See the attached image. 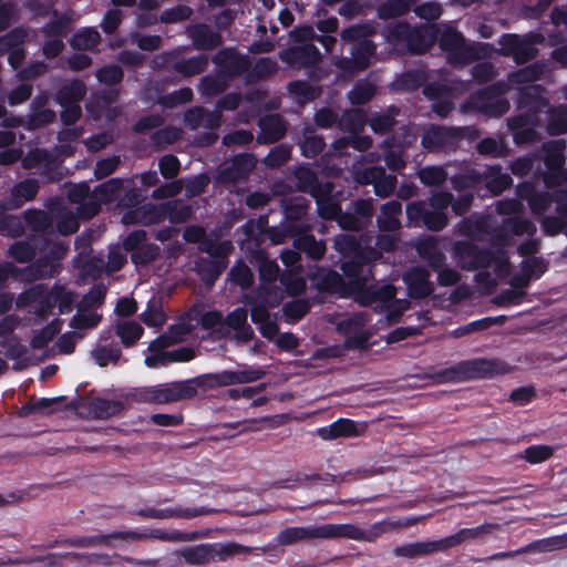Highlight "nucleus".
Returning <instances> with one entry per match:
<instances>
[{
  "label": "nucleus",
  "instance_id": "nucleus-42",
  "mask_svg": "<svg viewBox=\"0 0 567 567\" xmlns=\"http://www.w3.org/2000/svg\"><path fill=\"white\" fill-rule=\"evenodd\" d=\"M66 254V246L64 243H54L49 248V255L44 259L39 260L38 276H53L58 270V261Z\"/></svg>",
  "mask_w": 567,
  "mask_h": 567
},
{
  "label": "nucleus",
  "instance_id": "nucleus-16",
  "mask_svg": "<svg viewBox=\"0 0 567 567\" xmlns=\"http://www.w3.org/2000/svg\"><path fill=\"white\" fill-rule=\"evenodd\" d=\"M85 92L86 87L81 81H73L59 91L56 101L62 107L61 118L65 125L73 124L80 118L81 106L79 103Z\"/></svg>",
  "mask_w": 567,
  "mask_h": 567
},
{
  "label": "nucleus",
  "instance_id": "nucleus-28",
  "mask_svg": "<svg viewBox=\"0 0 567 567\" xmlns=\"http://www.w3.org/2000/svg\"><path fill=\"white\" fill-rule=\"evenodd\" d=\"M247 309L238 307L224 319V337L234 339L238 343H245L248 340V332L246 329Z\"/></svg>",
  "mask_w": 567,
  "mask_h": 567
},
{
  "label": "nucleus",
  "instance_id": "nucleus-48",
  "mask_svg": "<svg viewBox=\"0 0 567 567\" xmlns=\"http://www.w3.org/2000/svg\"><path fill=\"white\" fill-rule=\"evenodd\" d=\"M188 33L198 49H213L220 42V37L206 25H194L188 29Z\"/></svg>",
  "mask_w": 567,
  "mask_h": 567
},
{
  "label": "nucleus",
  "instance_id": "nucleus-30",
  "mask_svg": "<svg viewBox=\"0 0 567 567\" xmlns=\"http://www.w3.org/2000/svg\"><path fill=\"white\" fill-rule=\"evenodd\" d=\"M402 205L399 200L392 199L384 203L377 217V226L381 233H392L401 228L400 216Z\"/></svg>",
  "mask_w": 567,
  "mask_h": 567
},
{
  "label": "nucleus",
  "instance_id": "nucleus-3",
  "mask_svg": "<svg viewBox=\"0 0 567 567\" xmlns=\"http://www.w3.org/2000/svg\"><path fill=\"white\" fill-rule=\"evenodd\" d=\"M452 199V193L437 190L427 199L409 203L405 207L409 226L424 227L431 231L443 230L449 225L447 209Z\"/></svg>",
  "mask_w": 567,
  "mask_h": 567
},
{
  "label": "nucleus",
  "instance_id": "nucleus-47",
  "mask_svg": "<svg viewBox=\"0 0 567 567\" xmlns=\"http://www.w3.org/2000/svg\"><path fill=\"white\" fill-rule=\"evenodd\" d=\"M47 95L41 94L32 102V115L29 118V127L35 128L54 120L55 113L51 110L43 109L47 103Z\"/></svg>",
  "mask_w": 567,
  "mask_h": 567
},
{
  "label": "nucleus",
  "instance_id": "nucleus-38",
  "mask_svg": "<svg viewBox=\"0 0 567 567\" xmlns=\"http://www.w3.org/2000/svg\"><path fill=\"white\" fill-rule=\"evenodd\" d=\"M321 538L320 526L286 527L277 536L280 545H293L300 540Z\"/></svg>",
  "mask_w": 567,
  "mask_h": 567
},
{
  "label": "nucleus",
  "instance_id": "nucleus-51",
  "mask_svg": "<svg viewBox=\"0 0 567 567\" xmlns=\"http://www.w3.org/2000/svg\"><path fill=\"white\" fill-rule=\"evenodd\" d=\"M39 185L34 179H27L17 184L12 189V200L9 208H18L24 202L31 200L38 193Z\"/></svg>",
  "mask_w": 567,
  "mask_h": 567
},
{
  "label": "nucleus",
  "instance_id": "nucleus-24",
  "mask_svg": "<svg viewBox=\"0 0 567 567\" xmlns=\"http://www.w3.org/2000/svg\"><path fill=\"white\" fill-rule=\"evenodd\" d=\"M29 39V31L14 29L0 37V54H8V62L12 69H18L24 60L25 53L21 44Z\"/></svg>",
  "mask_w": 567,
  "mask_h": 567
},
{
  "label": "nucleus",
  "instance_id": "nucleus-26",
  "mask_svg": "<svg viewBox=\"0 0 567 567\" xmlns=\"http://www.w3.org/2000/svg\"><path fill=\"white\" fill-rule=\"evenodd\" d=\"M260 132L257 141L260 144H274L281 140L287 131L285 118L279 114H268L259 118Z\"/></svg>",
  "mask_w": 567,
  "mask_h": 567
},
{
  "label": "nucleus",
  "instance_id": "nucleus-55",
  "mask_svg": "<svg viewBox=\"0 0 567 567\" xmlns=\"http://www.w3.org/2000/svg\"><path fill=\"white\" fill-rule=\"evenodd\" d=\"M503 228L507 233H511L515 236H534L537 231L535 224L530 219L523 218L519 216H514L505 219Z\"/></svg>",
  "mask_w": 567,
  "mask_h": 567
},
{
  "label": "nucleus",
  "instance_id": "nucleus-34",
  "mask_svg": "<svg viewBox=\"0 0 567 567\" xmlns=\"http://www.w3.org/2000/svg\"><path fill=\"white\" fill-rule=\"evenodd\" d=\"M496 526V524L485 523L472 528H462L455 534L442 538L443 547L446 550L458 546L466 540L481 538L484 535L491 534Z\"/></svg>",
  "mask_w": 567,
  "mask_h": 567
},
{
  "label": "nucleus",
  "instance_id": "nucleus-41",
  "mask_svg": "<svg viewBox=\"0 0 567 567\" xmlns=\"http://www.w3.org/2000/svg\"><path fill=\"white\" fill-rule=\"evenodd\" d=\"M317 290L321 293H344L347 290V284L343 277L336 270H327L317 278L315 284Z\"/></svg>",
  "mask_w": 567,
  "mask_h": 567
},
{
  "label": "nucleus",
  "instance_id": "nucleus-27",
  "mask_svg": "<svg viewBox=\"0 0 567 567\" xmlns=\"http://www.w3.org/2000/svg\"><path fill=\"white\" fill-rule=\"evenodd\" d=\"M415 249L419 256L426 261L432 270H437L445 266L446 256L440 247L439 238L434 236H426L421 238L415 244Z\"/></svg>",
  "mask_w": 567,
  "mask_h": 567
},
{
  "label": "nucleus",
  "instance_id": "nucleus-49",
  "mask_svg": "<svg viewBox=\"0 0 567 567\" xmlns=\"http://www.w3.org/2000/svg\"><path fill=\"white\" fill-rule=\"evenodd\" d=\"M377 45L372 40H363L352 44L351 56L354 59L359 70L364 71L371 64V59L375 54Z\"/></svg>",
  "mask_w": 567,
  "mask_h": 567
},
{
  "label": "nucleus",
  "instance_id": "nucleus-32",
  "mask_svg": "<svg viewBox=\"0 0 567 567\" xmlns=\"http://www.w3.org/2000/svg\"><path fill=\"white\" fill-rule=\"evenodd\" d=\"M293 247L311 260L321 259L327 250L326 243L322 239L317 240L310 230L298 233L293 239Z\"/></svg>",
  "mask_w": 567,
  "mask_h": 567
},
{
  "label": "nucleus",
  "instance_id": "nucleus-33",
  "mask_svg": "<svg viewBox=\"0 0 567 567\" xmlns=\"http://www.w3.org/2000/svg\"><path fill=\"white\" fill-rule=\"evenodd\" d=\"M484 186L494 196L501 195L512 186L513 179L509 174L502 173L499 165L487 166L484 172Z\"/></svg>",
  "mask_w": 567,
  "mask_h": 567
},
{
  "label": "nucleus",
  "instance_id": "nucleus-59",
  "mask_svg": "<svg viewBox=\"0 0 567 567\" xmlns=\"http://www.w3.org/2000/svg\"><path fill=\"white\" fill-rule=\"evenodd\" d=\"M310 308L307 299H293L284 305L282 313L288 322L295 323L301 320L310 311Z\"/></svg>",
  "mask_w": 567,
  "mask_h": 567
},
{
  "label": "nucleus",
  "instance_id": "nucleus-8",
  "mask_svg": "<svg viewBox=\"0 0 567 567\" xmlns=\"http://www.w3.org/2000/svg\"><path fill=\"white\" fill-rule=\"evenodd\" d=\"M437 31V24L411 27L404 22L396 24L391 30V37L398 42L405 43L409 52L422 54L435 43Z\"/></svg>",
  "mask_w": 567,
  "mask_h": 567
},
{
  "label": "nucleus",
  "instance_id": "nucleus-6",
  "mask_svg": "<svg viewBox=\"0 0 567 567\" xmlns=\"http://www.w3.org/2000/svg\"><path fill=\"white\" fill-rule=\"evenodd\" d=\"M511 90L509 83L501 80L470 94L464 107L489 117H499L511 105L504 95Z\"/></svg>",
  "mask_w": 567,
  "mask_h": 567
},
{
  "label": "nucleus",
  "instance_id": "nucleus-43",
  "mask_svg": "<svg viewBox=\"0 0 567 567\" xmlns=\"http://www.w3.org/2000/svg\"><path fill=\"white\" fill-rule=\"evenodd\" d=\"M326 147L324 138L315 133L310 126L303 128L300 142L301 154L307 158H316Z\"/></svg>",
  "mask_w": 567,
  "mask_h": 567
},
{
  "label": "nucleus",
  "instance_id": "nucleus-36",
  "mask_svg": "<svg viewBox=\"0 0 567 567\" xmlns=\"http://www.w3.org/2000/svg\"><path fill=\"white\" fill-rule=\"evenodd\" d=\"M320 535L326 539L346 538L362 542L363 528L354 524H323L320 525Z\"/></svg>",
  "mask_w": 567,
  "mask_h": 567
},
{
  "label": "nucleus",
  "instance_id": "nucleus-17",
  "mask_svg": "<svg viewBox=\"0 0 567 567\" xmlns=\"http://www.w3.org/2000/svg\"><path fill=\"white\" fill-rule=\"evenodd\" d=\"M381 257V252L374 248H368L367 251L359 252L355 256L344 258L341 264V270L344 276L351 278L355 286L365 282L371 276V261Z\"/></svg>",
  "mask_w": 567,
  "mask_h": 567
},
{
  "label": "nucleus",
  "instance_id": "nucleus-53",
  "mask_svg": "<svg viewBox=\"0 0 567 567\" xmlns=\"http://www.w3.org/2000/svg\"><path fill=\"white\" fill-rule=\"evenodd\" d=\"M281 286L289 296H299L306 290V280L300 270H286L279 277Z\"/></svg>",
  "mask_w": 567,
  "mask_h": 567
},
{
  "label": "nucleus",
  "instance_id": "nucleus-50",
  "mask_svg": "<svg viewBox=\"0 0 567 567\" xmlns=\"http://www.w3.org/2000/svg\"><path fill=\"white\" fill-rule=\"evenodd\" d=\"M377 93V86L368 80H359L348 93L352 105H364L369 103Z\"/></svg>",
  "mask_w": 567,
  "mask_h": 567
},
{
  "label": "nucleus",
  "instance_id": "nucleus-60",
  "mask_svg": "<svg viewBox=\"0 0 567 567\" xmlns=\"http://www.w3.org/2000/svg\"><path fill=\"white\" fill-rule=\"evenodd\" d=\"M374 32V27L370 23L353 24L341 32V39L354 44L363 40H370L369 38L372 37Z\"/></svg>",
  "mask_w": 567,
  "mask_h": 567
},
{
  "label": "nucleus",
  "instance_id": "nucleus-15",
  "mask_svg": "<svg viewBox=\"0 0 567 567\" xmlns=\"http://www.w3.org/2000/svg\"><path fill=\"white\" fill-rule=\"evenodd\" d=\"M245 548L235 543L200 545L185 548L181 556L190 565H203L215 557L225 559L231 555L239 554Z\"/></svg>",
  "mask_w": 567,
  "mask_h": 567
},
{
  "label": "nucleus",
  "instance_id": "nucleus-10",
  "mask_svg": "<svg viewBox=\"0 0 567 567\" xmlns=\"http://www.w3.org/2000/svg\"><path fill=\"white\" fill-rule=\"evenodd\" d=\"M566 146L563 138L545 142L542 146V158L547 168L544 183L547 186L560 185L567 181V171L564 168Z\"/></svg>",
  "mask_w": 567,
  "mask_h": 567
},
{
  "label": "nucleus",
  "instance_id": "nucleus-54",
  "mask_svg": "<svg viewBox=\"0 0 567 567\" xmlns=\"http://www.w3.org/2000/svg\"><path fill=\"white\" fill-rule=\"evenodd\" d=\"M410 9L409 0H388L379 6L378 17L382 20L393 19L406 14Z\"/></svg>",
  "mask_w": 567,
  "mask_h": 567
},
{
  "label": "nucleus",
  "instance_id": "nucleus-58",
  "mask_svg": "<svg viewBox=\"0 0 567 567\" xmlns=\"http://www.w3.org/2000/svg\"><path fill=\"white\" fill-rule=\"evenodd\" d=\"M101 40L99 32L93 28L79 30L71 39V45L78 50H91Z\"/></svg>",
  "mask_w": 567,
  "mask_h": 567
},
{
  "label": "nucleus",
  "instance_id": "nucleus-11",
  "mask_svg": "<svg viewBox=\"0 0 567 567\" xmlns=\"http://www.w3.org/2000/svg\"><path fill=\"white\" fill-rule=\"evenodd\" d=\"M454 257L464 270H478L492 266L494 251L488 248H481L474 243L460 240L453 246Z\"/></svg>",
  "mask_w": 567,
  "mask_h": 567
},
{
  "label": "nucleus",
  "instance_id": "nucleus-52",
  "mask_svg": "<svg viewBox=\"0 0 567 567\" xmlns=\"http://www.w3.org/2000/svg\"><path fill=\"white\" fill-rule=\"evenodd\" d=\"M334 247L342 255L343 258L355 256L359 252L367 251L363 248L360 239L352 234H340L334 238Z\"/></svg>",
  "mask_w": 567,
  "mask_h": 567
},
{
  "label": "nucleus",
  "instance_id": "nucleus-57",
  "mask_svg": "<svg viewBox=\"0 0 567 567\" xmlns=\"http://www.w3.org/2000/svg\"><path fill=\"white\" fill-rule=\"evenodd\" d=\"M417 177L425 186H441L447 179V172L443 166H425L419 169Z\"/></svg>",
  "mask_w": 567,
  "mask_h": 567
},
{
  "label": "nucleus",
  "instance_id": "nucleus-40",
  "mask_svg": "<svg viewBox=\"0 0 567 567\" xmlns=\"http://www.w3.org/2000/svg\"><path fill=\"white\" fill-rule=\"evenodd\" d=\"M546 132L550 136H559L567 133V105L559 104L548 106L546 110Z\"/></svg>",
  "mask_w": 567,
  "mask_h": 567
},
{
  "label": "nucleus",
  "instance_id": "nucleus-37",
  "mask_svg": "<svg viewBox=\"0 0 567 567\" xmlns=\"http://www.w3.org/2000/svg\"><path fill=\"white\" fill-rule=\"evenodd\" d=\"M445 548L443 547L442 539L439 540H429V542H416L406 545L399 546L394 549L396 556L414 558L426 556L433 553L443 551Z\"/></svg>",
  "mask_w": 567,
  "mask_h": 567
},
{
  "label": "nucleus",
  "instance_id": "nucleus-61",
  "mask_svg": "<svg viewBox=\"0 0 567 567\" xmlns=\"http://www.w3.org/2000/svg\"><path fill=\"white\" fill-rule=\"evenodd\" d=\"M116 333L126 347L135 343L143 334V328L135 321H123L116 326Z\"/></svg>",
  "mask_w": 567,
  "mask_h": 567
},
{
  "label": "nucleus",
  "instance_id": "nucleus-12",
  "mask_svg": "<svg viewBox=\"0 0 567 567\" xmlns=\"http://www.w3.org/2000/svg\"><path fill=\"white\" fill-rule=\"evenodd\" d=\"M549 106L546 89L542 84H527L518 89L517 109L523 111L518 115H529L532 120H540V115Z\"/></svg>",
  "mask_w": 567,
  "mask_h": 567
},
{
  "label": "nucleus",
  "instance_id": "nucleus-4",
  "mask_svg": "<svg viewBox=\"0 0 567 567\" xmlns=\"http://www.w3.org/2000/svg\"><path fill=\"white\" fill-rule=\"evenodd\" d=\"M435 43L446 52L447 59L452 64L465 65L473 61L484 58L487 53V43L467 44L464 35L455 28L445 25L439 27Z\"/></svg>",
  "mask_w": 567,
  "mask_h": 567
},
{
  "label": "nucleus",
  "instance_id": "nucleus-13",
  "mask_svg": "<svg viewBox=\"0 0 567 567\" xmlns=\"http://www.w3.org/2000/svg\"><path fill=\"white\" fill-rule=\"evenodd\" d=\"M136 220L143 224H154L168 218L172 223H181L189 217L190 209L182 202H168L161 206L147 205L134 212Z\"/></svg>",
  "mask_w": 567,
  "mask_h": 567
},
{
  "label": "nucleus",
  "instance_id": "nucleus-25",
  "mask_svg": "<svg viewBox=\"0 0 567 567\" xmlns=\"http://www.w3.org/2000/svg\"><path fill=\"white\" fill-rule=\"evenodd\" d=\"M429 278L430 272L425 268L415 267L409 270L403 277L409 297L412 299H424L432 295L434 285Z\"/></svg>",
  "mask_w": 567,
  "mask_h": 567
},
{
  "label": "nucleus",
  "instance_id": "nucleus-7",
  "mask_svg": "<svg viewBox=\"0 0 567 567\" xmlns=\"http://www.w3.org/2000/svg\"><path fill=\"white\" fill-rule=\"evenodd\" d=\"M74 301V295L62 288L56 287L49 291L43 286L39 285L21 293L17 300V307L23 308L31 306L34 312L43 316L47 310L55 305L59 307L61 313L69 312Z\"/></svg>",
  "mask_w": 567,
  "mask_h": 567
},
{
  "label": "nucleus",
  "instance_id": "nucleus-45",
  "mask_svg": "<svg viewBox=\"0 0 567 567\" xmlns=\"http://www.w3.org/2000/svg\"><path fill=\"white\" fill-rule=\"evenodd\" d=\"M545 72V65L540 62L530 63L508 75V80L515 84H534Z\"/></svg>",
  "mask_w": 567,
  "mask_h": 567
},
{
  "label": "nucleus",
  "instance_id": "nucleus-1",
  "mask_svg": "<svg viewBox=\"0 0 567 567\" xmlns=\"http://www.w3.org/2000/svg\"><path fill=\"white\" fill-rule=\"evenodd\" d=\"M247 381L248 373L245 371H224L198 379L141 386L133 391L132 398L140 403L166 404L195 396L198 386L215 388Z\"/></svg>",
  "mask_w": 567,
  "mask_h": 567
},
{
  "label": "nucleus",
  "instance_id": "nucleus-5",
  "mask_svg": "<svg viewBox=\"0 0 567 567\" xmlns=\"http://www.w3.org/2000/svg\"><path fill=\"white\" fill-rule=\"evenodd\" d=\"M509 371L506 363L497 359H475L462 361L436 372L439 382H457L465 379H491Z\"/></svg>",
  "mask_w": 567,
  "mask_h": 567
},
{
  "label": "nucleus",
  "instance_id": "nucleus-64",
  "mask_svg": "<svg viewBox=\"0 0 567 567\" xmlns=\"http://www.w3.org/2000/svg\"><path fill=\"white\" fill-rule=\"evenodd\" d=\"M120 355L121 351L116 346L99 344L92 350V357L100 367L116 363Z\"/></svg>",
  "mask_w": 567,
  "mask_h": 567
},
{
  "label": "nucleus",
  "instance_id": "nucleus-14",
  "mask_svg": "<svg viewBox=\"0 0 567 567\" xmlns=\"http://www.w3.org/2000/svg\"><path fill=\"white\" fill-rule=\"evenodd\" d=\"M373 198H359L350 203L340 216L339 226L344 230L361 231L372 224L374 215Z\"/></svg>",
  "mask_w": 567,
  "mask_h": 567
},
{
  "label": "nucleus",
  "instance_id": "nucleus-19",
  "mask_svg": "<svg viewBox=\"0 0 567 567\" xmlns=\"http://www.w3.org/2000/svg\"><path fill=\"white\" fill-rule=\"evenodd\" d=\"M123 188V182L120 179H110L95 188L93 195L90 197V203L79 208L81 217L90 218L94 216L102 203H109L120 197Z\"/></svg>",
  "mask_w": 567,
  "mask_h": 567
},
{
  "label": "nucleus",
  "instance_id": "nucleus-18",
  "mask_svg": "<svg viewBox=\"0 0 567 567\" xmlns=\"http://www.w3.org/2000/svg\"><path fill=\"white\" fill-rule=\"evenodd\" d=\"M284 219L290 229L299 233L302 230H311L310 225L306 221V216L310 207V202L303 196H292L282 199Z\"/></svg>",
  "mask_w": 567,
  "mask_h": 567
},
{
  "label": "nucleus",
  "instance_id": "nucleus-22",
  "mask_svg": "<svg viewBox=\"0 0 567 567\" xmlns=\"http://www.w3.org/2000/svg\"><path fill=\"white\" fill-rule=\"evenodd\" d=\"M73 20V16H63L44 27L43 33L48 38L43 45L45 58H55L62 51L64 47L62 37L66 33L68 27Z\"/></svg>",
  "mask_w": 567,
  "mask_h": 567
},
{
  "label": "nucleus",
  "instance_id": "nucleus-35",
  "mask_svg": "<svg viewBox=\"0 0 567 567\" xmlns=\"http://www.w3.org/2000/svg\"><path fill=\"white\" fill-rule=\"evenodd\" d=\"M401 109L396 105H390L384 112H375L367 118V123L374 134L384 135L396 125V116Z\"/></svg>",
  "mask_w": 567,
  "mask_h": 567
},
{
  "label": "nucleus",
  "instance_id": "nucleus-31",
  "mask_svg": "<svg viewBox=\"0 0 567 567\" xmlns=\"http://www.w3.org/2000/svg\"><path fill=\"white\" fill-rule=\"evenodd\" d=\"M409 143L410 141H401L395 135L383 141L384 162L390 171L398 172L406 166L403 146Z\"/></svg>",
  "mask_w": 567,
  "mask_h": 567
},
{
  "label": "nucleus",
  "instance_id": "nucleus-21",
  "mask_svg": "<svg viewBox=\"0 0 567 567\" xmlns=\"http://www.w3.org/2000/svg\"><path fill=\"white\" fill-rule=\"evenodd\" d=\"M542 121L532 120L529 115H514L507 120V126L513 135L516 145H527L539 141V133L536 127Z\"/></svg>",
  "mask_w": 567,
  "mask_h": 567
},
{
  "label": "nucleus",
  "instance_id": "nucleus-46",
  "mask_svg": "<svg viewBox=\"0 0 567 567\" xmlns=\"http://www.w3.org/2000/svg\"><path fill=\"white\" fill-rule=\"evenodd\" d=\"M484 181L483 172L475 168L468 169L464 173L456 174L451 178L453 189L456 192H463L466 189L478 188Z\"/></svg>",
  "mask_w": 567,
  "mask_h": 567
},
{
  "label": "nucleus",
  "instance_id": "nucleus-23",
  "mask_svg": "<svg viewBox=\"0 0 567 567\" xmlns=\"http://www.w3.org/2000/svg\"><path fill=\"white\" fill-rule=\"evenodd\" d=\"M280 59L291 68L302 69L317 65L321 59V54L315 44L307 43L282 50L280 52Z\"/></svg>",
  "mask_w": 567,
  "mask_h": 567
},
{
  "label": "nucleus",
  "instance_id": "nucleus-29",
  "mask_svg": "<svg viewBox=\"0 0 567 567\" xmlns=\"http://www.w3.org/2000/svg\"><path fill=\"white\" fill-rule=\"evenodd\" d=\"M318 435L326 441L339 437H357L362 433L355 421L351 419H338L328 426L318 429Z\"/></svg>",
  "mask_w": 567,
  "mask_h": 567
},
{
  "label": "nucleus",
  "instance_id": "nucleus-44",
  "mask_svg": "<svg viewBox=\"0 0 567 567\" xmlns=\"http://www.w3.org/2000/svg\"><path fill=\"white\" fill-rule=\"evenodd\" d=\"M367 124V116L363 111L358 109L347 110L339 116L338 128L342 132L355 134L360 133Z\"/></svg>",
  "mask_w": 567,
  "mask_h": 567
},
{
  "label": "nucleus",
  "instance_id": "nucleus-20",
  "mask_svg": "<svg viewBox=\"0 0 567 567\" xmlns=\"http://www.w3.org/2000/svg\"><path fill=\"white\" fill-rule=\"evenodd\" d=\"M365 282L359 284L355 286L357 288V297L355 300L360 306L371 307L375 306V310L380 311L383 302H390L396 296V288L392 284H386L382 286L370 285L364 286Z\"/></svg>",
  "mask_w": 567,
  "mask_h": 567
},
{
  "label": "nucleus",
  "instance_id": "nucleus-9",
  "mask_svg": "<svg viewBox=\"0 0 567 567\" xmlns=\"http://www.w3.org/2000/svg\"><path fill=\"white\" fill-rule=\"evenodd\" d=\"M468 127L431 124L421 138L422 146L430 152H455L467 136Z\"/></svg>",
  "mask_w": 567,
  "mask_h": 567
},
{
  "label": "nucleus",
  "instance_id": "nucleus-2",
  "mask_svg": "<svg viewBox=\"0 0 567 567\" xmlns=\"http://www.w3.org/2000/svg\"><path fill=\"white\" fill-rule=\"evenodd\" d=\"M192 315L182 318L179 322L172 326L167 333L155 339L148 347L150 354L145 358L148 368H159L171 362H185L194 358V350L182 347L172 351L166 349L174 343L186 340L193 332L195 324Z\"/></svg>",
  "mask_w": 567,
  "mask_h": 567
},
{
  "label": "nucleus",
  "instance_id": "nucleus-39",
  "mask_svg": "<svg viewBox=\"0 0 567 567\" xmlns=\"http://www.w3.org/2000/svg\"><path fill=\"white\" fill-rule=\"evenodd\" d=\"M287 90L300 106L317 100L322 93V89L319 85H311L305 80L289 82Z\"/></svg>",
  "mask_w": 567,
  "mask_h": 567
},
{
  "label": "nucleus",
  "instance_id": "nucleus-56",
  "mask_svg": "<svg viewBox=\"0 0 567 567\" xmlns=\"http://www.w3.org/2000/svg\"><path fill=\"white\" fill-rule=\"evenodd\" d=\"M278 71L276 60L271 58H260L254 65L250 64V84L270 78Z\"/></svg>",
  "mask_w": 567,
  "mask_h": 567
},
{
  "label": "nucleus",
  "instance_id": "nucleus-63",
  "mask_svg": "<svg viewBox=\"0 0 567 567\" xmlns=\"http://www.w3.org/2000/svg\"><path fill=\"white\" fill-rule=\"evenodd\" d=\"M247 172V157L245 155H239L230 165L223 169L221 178L224 182H236L245 178Z\"/></svg>",
  "mask_w": 567,
  "mask_h": 567
},
{
  "label": "nucleus",
  "instance_id": "nucleus-62",
  "mask_svg": "<svg viewBox=\"0 0 567 567\" xmlns=\"http://www.w3.org/2000/svg\"><path fill=\"white\" fill-rule=\"evenodd\" d=\"M291 145L281 143L274 146L264 158V164L270 168H278L284 165L291 156Z\"/></svg>",
  "mask_w": 567,
  "mask_h": 567
}]
</instances>
